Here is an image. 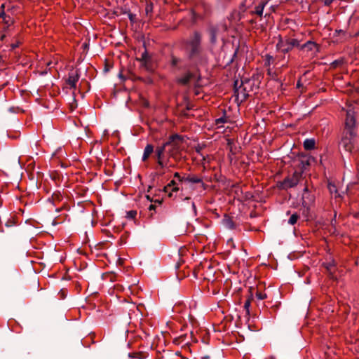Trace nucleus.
Here are the masks:
<instances>
[{
	"mask_svg": "<svg viewBox=\"0 0 359 359\" xmlns=\"http://www.w3.org/2000/svg\"><path fill=\"white\" fill-rule=\"evenodd\" d=\"M184 142V137L178 134H174L168 137L164 144L170 157L177 160L180 158V152L182 144Z\"/></svg>",
	"mask_w": 359,
	"mask_h": 359,
	"instance_id": "f257e3e1",
	"label": "nucleus"
},
{
	"mask_svg": "<svg viewBox=\"0 0 359 359\" xmlns=\"http://www.w3.org/2000/svg\"><path fill=\"white\" fill-rule=\"evenodd\" d=\"M201 39L202 35L198 31H195L190 36L189 41L187 42V44L189 46V51L188 54L189 60H194L200 57L202 51L201 45Z\"/></svg>",
	"mask_w": 359,
	"mask_h": 359,
	"instance_id": "f03ea898",
	"label": "nucleus"
},
{
	"mask_svg": "<svg viewBox=\"0 0 359 359\" xmlns=\"http://www.w3.org/2000/svg\"><path fill=\"white\" fill-rule=\"evenodd\" d=\"M357 133L351 130L350 133H346L344 135L339 144L346 151L351 153L357 142Z\"/></svg>",
	"mask_w": 359,
	"mask_h": 359,
	"instance_id": "7ed1b4c3",
	"label": "nucleus"
},
{
	"mask_svg": "<svg viewBox=\"0 0 359 359\" xmlns=\"http://www.w3.org/2000/svg\"><path fill=\"white\" fill-rule=\"evenodd\" d=\"M301 178V172L295 171L291 177H287L282 182L278 183V187L280 189H287L295 187Z\"/></svg>",
	"mask_w": 359,
	"mask_h": 359,
	"instance_id": "20e7f679",
	"label": "nucleus"
},
{
	"mask_svg": "<svg viewBox=\"0 0 359 359\" xmlns=\"http://www.w3.org/2000/svg\"><path fill=\"white\" fill-rule=\"evenodd\" d=\"M222 28L226 29V26L223 25H210L208 28V33L210 36V42L212 45H215L217 42V36Z\"/></svg>",
	"mask_w": 359,
	"mask_h": 359,
	"instance_id": "39448f33",
	"label": "nucleus"
},
{
	"mask_svg": "<svg viewBox=\"0 0 359 359\" xmlns=\"http://www.w3.org/2000/svg\"><path fill=\"white\" fill-rule=\"evenodd\" d=\"M356 126V121L355 117V111L353 109H349L346 111V120H345V130L346 133L350 131L356 132L355 128Z\"/></svg>",
	"mask_w": 359,
	"mask_h": 359,
	"instance_id": "423d86ee",
	"label": "nucleus"
},
{
	"mask_svg": "<svg viewBox=\"0 0 359 359\" xmlns=\"http://www.w3.org/2000/svg\"><path fill=\"white\" fill-rule=\"evenodd\" d=\"M191 79L196 80V84L198 85L201 79V76H196L194 73L188 72L183 76L177 79V82L183 86L189 85Z\"/></svg>",
	"mask_w": 359,
	"mask_h": 359,
	"instance_id": "0eeeda50",
	"label": "nucleus"
},
{
	"mask_svg": "<svg viewBox=\"0 0 359 359\" xmlns=\"http://www.w3.org/2000/svg\"><path fill=\"white\" fill-rule=\"evenodd\" d=\"M302 205L307 210L309 206L314 202V196L311 194L307 187L304 189V192L302 197Z\"/></svg>",
	"mask_w": 359,
	"mask_h": 359,
	"instance_id": "6e6552de",
	"label": "nucleus"
},
{
	"mask_svg": "<svg viewBox=\"0 0 359 359\" xmlns=\"http://www.w3.org/2000/svg\"><path fill=\"white\" fill-rule=\"evenodd\" d=\"M314 161V158L311 156H302L300 159V171L299 172H303L305 170H306L307 167L310 165L311 161Z\"/></svg>",
	"mask_w": 359,
	"mask_h": 359,
	"instance_id": "1a4fd4ad",
	"label": "nucleus"
},
{
	"mask_svg": "<svg viewBox=\"0 0 359 359\" xmlns=\"http://www.w3.org/2000/svg\"><path fill=\"white\" fill-rule=\"evenodd\" d=\"M141 67L144 68L146 71L149 72H154L155 67L152 57L143 61L141 63Z\"/></svg>",
	"mask_w": 359,
	"mask_h": 359,
	"instance_id": "9d476101",
	"label": "nucleus"
},
{
	"mask_svg": "<svg viewBox=\"0 0 359 359\" xmlns=\"http://www.w3.org/2000/svg\"><path fill=\"white\" fill-rule=\"evenodd\" d=\"M299 46V41L295 39H291L287 41L285 47L283 48L282 51L284 53L289 52L293 47Z\"/></svg>",
	"mask_w": 359,
	"mask_h": 359,
	"instance_id": "9b49d317",
	"label": "nucleus"
},
{
	"mask_svg": "<svg viewBox=\"0 0 359 359\" xmlns=\"http://www.w3.org/2000/svg\"><path fill=\"white\" fill-rule=\"evenodd\" d=\"M80 78V75L76 71V75H73L72 74H69V77L67 81V83L72 88H76V83Z\"/></svg>",
	"mask_w": 359,
	"mask_h": 359,
	"instance_id": "f8f14e48",
	"label": "nucleus"
},
{
	"mask_svg": "<svg viewBox=\"0 0 359 359\" xmlns=\"http://www.w3.org/2000/svg\"><path fill=\"white\" fill-rule=\"evenodd\" d=\"M222 222V224L227 229H233L236 227V225L233 221L232 220V218L227 215H224Z\"/></svg>",
	"mask_w": 359,
	"mask_h": 359,
	"instance_id": "ddd939ff",
	"label": "nucleus"
},
{
	"mask_svg": "<svg viewBox=\"0 0 359 359\" xmlns=\"http://www.w3.org/2000/svg\"><path fill=\"white\" fill-rule=\"evenodd\" d=\"M165 152H167V149L164 144H163L161 146L157 147L155 151V157L156 158V160L163 159Z\"/></svg>",
	"mask_w": 359,
	"mask_h": 359,
	"instance_id": "4468645a",
	"label": "nucleus"
},
{
	"mask_svg": "<svg viewBox=\"0 0 359 359\" xmlns=\"http://www.w3.org/2000/svg\"><path fill=\"white\" fill-rule=\"evenodd\" d=\"M154 152V147L151 144H147L144 148L143 156H142V161H146L149 156Z\"/></svg>",
	"mask_w": 359,
	"mask_h": 359,
	"instance_id": "2eb2a0df",
	"label": "nucleus"
},
{
	"mask_svg": "<svg viewBox=\"0 0 359 359\" xmlns=\"http://www.w3.org/2000/svg\"><path fill=\"white\" fill-rule=\"evenodd\" d=\"M268 1H262L260 4L255 7V11L252 12V14H256L259 16H262L263 11L265 6L267 4Z\"/></svg>",
	"mask_w": 359,
	"mask_h": 359,
	"instance_id": "dca6fc26",
	"label": "nucleus"
},
{
	"mask_svg": "<svg viewBox=\"0 0 359 359\" xmlns=\"http://www.w3.org/2000/svg\"><path fill=\"white\" fill-rule=\"evenodd\" d=\"M316 141L314 139H306L304 142V147L306 150H311L315 148Z\"/></svg>",
	"mask_w": 359,
	"mask_h": 359,
	"instance_id": "f3484780",
	"label": "nucleus"
},
{
	"mask_svg": "<svg viewBox=\"0 0 359 359\" xmlns=\"http://www.w3.org/2000/svg\"><path fill=\"white\" fill-rule=\"evenodd\" d=\"M184 182H188L194 183V184L202 183L203 184L202 179L201 177H199L198 176H195V175L187 176V177H185Z\"/></svg>",
	"mask_w": 359,
	"mask_h": 359,
	"instance_id": "a211bd4d",
	"label": "nucleus"
},
{
	"mask_svg": "<svg viewBox=\"0 0 359 359\" xmlns=\"http://www.w3.org/2000/svg\"><path fill=\"white\" fill-rule=\"evenodd\" d=\"M253 290H255V288H253L252 287H250L249 288V292L250 294L248 299L245 301V302L244 304V309L246 310L247 313H249V307L250 306L251 299H252V295H253L252 291Z\"/></svg>",
	"mask_w": 359,
	"mask_h": 359,
	"instance_id": "6ab92c4d",
	"label": "nucleus"
},
{
	"mask_svg": "<svg viewBox=\"0 0 359 359\" xmlns=\"http://www.w3.org/2000/svg\"><path fill=\"white\" fill-rule=\"evenodd\" d=\"M181 62L182 60L180 58L177 57L175 55H171L170 65L172 67H175L180 69L181 67L179 65Z\"/></svg>",
	"mask_w": 359,
	"mask_h": 359,
	"instance_id": "aec40b11",
	"label": "nucleus"
},
{
	"mask_svg": "<svg viewBox=\"0 0 359 359\" xmlns=\"http://www.w3.org/2000/svg\"><path fill=\"white\" fill-rule=\"evenodd\" d=\"M4 225L7 228L13 227L16 224V222L13 217H11L4 219Z\"/></svg>",
	"mask_w": 359,
	"mask_h": 359,
	"instance_id": "412c9836",
	"label": "nucleus"
},
{
	"mask_svg": "<svg viewBox=\"0 0 359 359\" xmlns=\"http://www.w3.org/2000/svg\"><path fill=\"white\" fill-rule=\"evenodd\" d=\"M248 81V79H245V81H241V84L238 86V80H236L234 81V84H233V90H234V94L235 95H238V89L241 88H243V86L244 84V83H247Z\"/></svg>",
	"mask_w": 359,
	"mask_h": 359,
	"instance_id": "4be33fe9",
	"label": "nucleus"
},
{
	"mask_svg": "<svg viewBox=\"0 0 359 359\" xmlns=\"http://www.w3.org/2000/svg\"><path fill=\"white\" fill-rule=\"evenodd\" d=\"M316 46V44L311 41H307L304 44L301 46L302 49H307L308 50H311L313 47Z\"/></svg>",
	"mask_w": 359,
	"mask_h": 359,
	"instance_id": "5701e85b",
	"label": "nucleus"
},
{
	"mask_svg": "<svg viewBox=\"0 0 359 359\" xmlns=\"http://www.w3.org/2000/svg\"><path fill=\"white\" fill-rule=\"evenodd\" d=\"M128 356L130 358H140V359H144L146 358L145 354L142 352H136V353H129Z\"/></svg>",
	"mask_w": 359,
	"mask_h": 359,
	"instance_id": "b1692460",
	"label": "nucleus"
},
{
	"mask_svg": "<svg viewBox=\"0 0 359 359\" xmlns=\"http://www.w3.org/2000/svg\"><path fill=\"white\" fill-rule=\"evenodd\" d=\"M299 218V215L297 213L292 214L288 220V224H290L291 225L295 224Z\"/></svg>",
	"mask_w": 359,
	"mask_h": 359,
	"instance_id": "393cba45",
	"label": "nucleus"
},
{
	"mask_svg": "<svg viewBox=\"0 0 359 359\" xmlns=\"http://www.w3.org/2000/svg\"><path fill=\"white\" fill-rule=\"evenodd\" d=\"M151 57V56L148 53L147 50H145L142 53L141 57L140 58H137V60L142 63L143 61L147 60L148 58H149Z\"/></svg>",
	"mask_w": 359,
	"mask_h": 359,
	"instance_id": "a878e982",
	"label": "nucleus"
},
{
	"mask_svg": "<svg viewBox=\"0 0 359 359\" xmlns=\"http://www.w3.org/2000/svg\"><path fill=\"white\" fill-rule=\"evenodd\" d=\"M256 297L258 299H264L266 297V294L257 289L256 291Z\"/></svg>",
	"mask_w": 359,
	"mask_h": 359,
	"instance_id": "bb28decb",
	"label": "nucleus"
},
{
	"mask_svg": "<svg viewBox=\"0 0 359 359\" xmlns=\"http://www.w3.org/2000/svg\"><path fill=\"white\" fill-rule=\"evenodd\" d=\"M153 7H154V6H153L152 3H149V4H147L146 8H145L147 15H149L150 13H152Z\"/></svg>",
	"mask_w": 359,
	"mask_h": 359,
	"instance_id": "cd10ccee",
	"label": "nucleus"
},
{
	"mask_svg": "<svg viewBox=\"0 0 359 359\" xmlns=\"http://www.w3.org/2000/svg\"><path fill=\"white\" fill-rule=\"evenodd\" d=\"M137 215V211L136 210H130L127 212V218L128 219H134L135 216Z\"/></svg>",
	"mask_w": 359,
	"mask_h": 359,
	"instance_id": "c85d7f7f",
	"label": "nucleus"
},
{
	"mask_svg": "<svg viewBox=\"0 0 359 359\" xmlns=\"http://www.w3.org/2000/svg\"><path fill=\"white\" fill-rule=\"evenodd\" d=\"M177 183L175 180H172L168 184V187H173L172 189V191H177L179 190V188L176 186Z\"/></svg>",
	"mask_w": 359,
	"mask_h": 359,
	"instance_id": "c756f323",
	"label": "nucleus"
},
{
	"mask_svg": "<svg viewBox=\"0 0 359 359\" xmlns=\"http://www.w3.org/2000/svg\"><path fill=\"white\" fill-rule=\"evenodd\" d=\"M52 197L53 200L60 201L62 198V195L60 191H56L53 193Z\"/></svg>",
	"mask_w": 359,
	"mask_h": 359,
	"instance_id": "7c9ffc66",
	"label": "nucleus"
},
{
	"mask_svg": "<svg viewBox=\"0 0 359 359\" xmlns=\"http://www.w3.org/2000/svg\"><path fill=\"white\" fill-rule=\"evenodd\" d=\"M128 18H129V20H130V21L131 22H135V18H136V15L135 14H133V13L130 12L128 14Z\"/></svg>",
	"mask_w": 359,
	"mask_h": 359,
	"instance_id": "2f4dec72",
	"label": "nucleus"
},
{
	"mask_svg": "<svg viewBox=\"0 0 359 359\" xmlns=\"http://www.w3.org/2000/svg\"><path fill=\"white\" fill-rule=\"evenodd\" d=\"M157 163L158 166L161 168V169H163L165 167H166V163L163 161V159L157 160Z\"/></svg>",
	"mask_w": 359,
	"mask_h": 359,
	"instance_id": "473e14b6",
	"label": "nucleus"
},
{
	"mask_svg": "<svg viewBox=\"0 0 359 359\" xmlns=\"http://www.w3.org/2000/svg\"><path fill=\"white\" fill-rule=\"evenodd\" d=\"M225 122H226V118L225 117H220V118L216 119V124L217 125L222 124V123H224Z\"/></svg>",
	"mask_w": 359,
	"mask_h": 359,
	"instance_id": "72a5a7b5",
	"label": "nucleus"
},
{
	"mask_svg": "<svg viewBox=\"0 0 359 359\" xmlns=\"http://www.w3.org/2000/svg\"><path fill=\"white\" fill-rule=\"evenodd\" d=\"M334 267V264H327L326 265V269H327V271H328L331 274H332V272H333V271H332V270H333Z\"/></svg>",
	"mask_w": 359,
	"mask_h": 359,
	"instance_id": "f704fd0d",
	"label": "nucleus"
},
{
	"mask_svg": "<svg viewBox=\"0 0 359 359\" xmlns=\"http://www.w3.org/2000/svg\"><path fill=\"white\" fill-rule=\"evenodd\" d=\"M174 177L178 179V180L180 182H183V181H184V179H185V177H182L178 172H175L174 174Z\"/></svg>",
	"mask_w": 359,
	"mask_h": 359,
	"instance_id": "c9c22d12",
	"label": "nucleus"
},
{
	"mask_svg": "<svg viewBox=\"0 0 359 359\" xmlns=\"http://www.w3.org/2000/svg\"><path fill=\"white\" fill-rule=\"evenodd\" d=\"M340 64H341V61L337 60H334V62H332V66L334 67H337Z\"/></svg>",
	"mask_w": 359,
	"mask_h": 359,
	"instance_id": "e433bc0d",
	"label": "nucleus"
},
{
	"mask_svg": "<svg viewBox=\"0 0 359 359\" xmlns=\"http://www.w3.org/2000/svg\"><path fill=\"white\" fill-rule=\"evenodd\" d=\"M325 6H329L333 2L334 0H323Z\"/></svg>",
	"mask_w": 359,
	"mask_h": 359,
	"instance_id": "4c0bfd02",
	"label": "nucleus"
},
{
	"mask_svg": "<svg viewBox=\"0 0 359 359\" xmlns=\"http://www.w3.org/2000/svg\"><path fill=\"white\" fill-rule=\"evenodd\" d=\"M128 13H130V11L128 10H127L126 8L123 9V8H121V12L120 13L121 14H128Z\"/></svg>",
	"mask_w": 359,
	"mask_h": 359,
	"instance_id": "58836bf2",
	"label": "nucleus"
},
{
	"mask_svg": "<svg viewBox=\"0 0 359 359\" xmlns=\"http://www.w3.org/2000/svg\"><path fill=\"white\" fill-rule=\"evenodd\" d=\"M149 211L155 210H156V205L154 204H151L148 208Z\"/></svg>",
	"mask_w": 359,
	"mask_h": 359,
	"instance_id": "ea45409f",
	"label": "nucleus"
},
{
	"mask_svg": "<svg viewBox=\"0 0 359 359\" xmlns=\"http://www.w3.org/2000/svg\"><path fill=\"white\" fill-rule=\"evenodd\" d=\"M192 108H193V106L191 104H189V103L187 104L186 110L189 111V110L192 109Z\"/></svg>",
	"mask_w": 359,
	"mask_h": 359,
	"instance_id": "a19ab883",
	"label": "nucleus"
},
{
	"mask_svg": "<svg viewBox=\"0 0 359 359\" xmlns=\"http://www.w3.org/2000/svg\"><path fill=\"white\" fill-rule=\"evenodd\" d=\"M0 18H3L4 20H5V18H7L6 13L4 11H2L1 13H0Z\"/></svg>",
	"mask_w": 359,
	"mask_h": 359,
	"instance_id": "79ce46f5",
	"label": "nucleus"
},
{
	"mask_svg": "<svg viewBox=\"0 0 359 359\" xmlns=\"http://www.w3.org/2000/svg\"><path fill=\"white\" fill-rule=\"evenodd\" d=\"M117 264L118 265H122L123 264V259L121 258H118L117 260Z\"/></svg>",
	"mask_w": 359,
	"mask_h": 359,
	"instance_id": "37998d69",
	"label": "nucleus"
},
{
	"mask_svg": "<svg viewBox=\"0 0 359 359\" xmlns=\"http://www.w3.org/2000/svg\"><path fill=\"white\" fill-rule=\"evenodd\" d=\"M18 47V43L11 44V48L13 50Z\"/></svg>",
	"mask_w": 359,
	"mask_h": 359,
	"instance_id": "c03bdc74",
	"label": "nucleus"
},
{
	"mask_svg": "<svg viewBox=\"0 0 359 359\" xmlns=\"http://www.w3.org/2000/svg\"><path fill=\"white\" fill-rule=\"evenodd\" d=\"M192 208L193 210L194 211V213L196 214V208L194 203H192Z\"/></svg>",
	"mask_w": 359,
	"mask_h": 359,
	"instance_id": "a18cd8bd",
	"label": "nucleus"
},
{
	"mask_svg": "<svg viewBox=\"0 0 359 359\" xmlns=\"http://www.w3.org/2000/svg\"><path fill=\"white\" fill-rule=\"evenodd\" d=\"M164 174H165V171H163V170H160L159 172L156 173V175H160V176H162Z\"/></svg>",
	"mask_w": 359,
	"mask_h": 359,
	"instance_id": "49530a36",
	"label": "nucleus"
},
{
	"mask_svg": "<svg viewBox=\"0 0 359 359\" xmlns=\"http://www.w3.org/2000/svg\"><path fill=\"white\" fill-rule=\"evenodd\" d=\"M329 189H330V191H332L333 189H335V186L329 184Z\"/></svg>",
	"mask_w": 359,
	"mask_h": 359,
	"instance_id": "de8ad7c7",
	"label": "nucleus"
},
{
	"mask_svg": "<svg viewBox=\"0 0 359 359\" xmlns=\"http://www.w3.org/2000/svg\"><path fill=\"white\" fill-rule=\"evenodd\" d=\"M153 202H154L155 203L161 204L162 201L159 200V199H156V200L154 201Z\"/></svg>",
	"mask_w": 359,
	"mask_h": 359,
	"instance_id": "09e8293b",
	"label": "nucleus"
},
{
	"mask_svg": "<svg viewBox=\"0 0 359 359\" xmlns=\"http://www.w3.org/2000/svg\"><path fill=\"white\" fill-rule=\"evenodd\" d=\"M146 198H147L148 201H149L151 202L154 201L153 199L149 195H147Z\"/></svg>",
	"mask_w": 359,
	"mask_h": 359,
	"instance_id": "8fccbe9b",
	"label": "nucleus"
},
{
	"mask_svg": "<svg viewBox=\"0 0 359 359\" xmlns=\"http://www.w3.org/2000/svg\"><path fill=\"white\" fill-rule=\"evenodd\" d=\"M248 96L249 95L247 93H243V100H245Z\"/></svg>",
	"mask_w": 359,
	"mask_h": 359,
	"instance_id": "3c124183",
	"label": "nucleus"
},
{
	"mask_svg": "<svg viewBox=\"0 0 359 359\" xmlns=\"http://www.w3.org/2000/svg\"><path fill=\"white\" fill-rule=\"evenodd\" d=\"M170 187H168V185H167V186H165V187H164V191H165V192L168 191V190H169V189H170Z\"/></svg>",
	"mask_w": 359,
	"mask_h": 359,
	"instance_id": "603ef678",
	"label": "nucleus"
},
{
	"mask_svg": "<svg viewBox=\"0 0 359 359\" xmlns=\"http://www.w3.org/2000/svg\"><path fill=\"white\" fill-rule=\"evenodd\" d=\"M297 87L298 88H301V87H302V84H301L300 81H298V82H297Z\"/></svg>",
	"mask_w": 359,
	"mask_h": 359,
	"instance_id": "864d4df0",
	"label": "nucleus"
},
{
	"mask_svg": "<svg viewBox=\"0 0 359 359\" xmlns=\"http://www.w3.org/2000/svg\"><path fill=\"white\" fill-rule=\"evenodd\" d=\"M4 20L6 24L9 25V20H6V18H5V20Z\"/></svg>",
	"mask_w": 359,
	"mask_h": 359,
	"instance_id": "5fc2aeb1",
	"label": "nucleus"
},
{
	"mask_svg": "<svg viewBox=\"0 0 359 359\" xmlns=\"http://www.w3.org/2000/svg\"><path fill=\"white\" fill-rule=\"evenodd\" d=\"M144 106L146 107H148L149 106V103L147 101H144Z\"/></svg>",
	"mask_w": 359,
	"mask_h": 359,
	"instance_id": "6e6d98bb",
	"label": "nucleus"
},
{
	"mask_svg": "<svg viewBox=\"0 0 359 359\" xmlns=\"http://www.w3.org/2000/svg\"><path fill=\"white\" fill-rule=\"evenodd\" d=\"M243 93H246V88H243Z\"/></svg>",
	"mask_w": 359,
	"mask_h": 359,
	"instance_id": "4d7b16f0",
	"label": "nucleus"
},
{
	"mask_svg": "<svg viewBox=\"0 0 359 359\" xmlns=\"http://www.w3.org/2000/svg\"><path fill=\"white\" fill-rule=\"evenodd\" d=\"M104 71H105V72H107V71H109V69H108V67H105V68H104Z\"/></svg>",
	"mask_w": 359,
	"mask_h": 359,
	"instance_id": "13d9d810",
	"label": "nucleus"
},
{
	"mask_svg": "<svg viewBox=\"0 0 359 359\" xmlns=\"http://www.w3.org/2000/svg\"><path fill=\"white\" fill-rule=\"evenodd\" d=\"M151 188H152V187H151V186H150V187H149L147 191L149 192Z\"/></svg>",
	"mask_w": 359,
	"mask_h": 359,
	"instance_id": "bf43d9fd",
	"label": "nucleus"
},
{
	"mask_svg": "<svg viewBox=\"0 0 359 359\" xmlns=\"http://www.w3.org/2000/svg\"><path fill=\"white\" fill-rule=\"evenodd\" d=\"M169 167H172V168H174L175 167V165H170Z\"/></svg>",
	"mask_w": 359,
	"mask_h": 359,
	"instance_id": "052dcab7",
	"label": "nucleus"
},
{
	"mask_svg": "<svg viewBox=\"0 0 359 359\" xmlns=\"http://www.w3.org/2000/svg\"><path fill=\"white\" fill-rule=\"evenodd\" d=\"M53 225H55V224H56V222H55L53 221Z\"/></svg>",
	"mask_w": 359,
	"mask_h": 359,
	"instance_id": "680f3d73",
	"label": "nucleus"
},
{
	"mask_svg": "<svg viewBox=\"0 0 359 359\" xmlns=\"http://www.w3.org/2000/svg\"><path fill=\"white\" fill-rule=\"evenodd\" d=\"M1 90V88H0V90Z\"/></svg>",
	"mask_w": 359,
	"mask_h": 359,
	"instance_id": "e2e57ef3",
	"label": "nucleus"
}]
</instances>
